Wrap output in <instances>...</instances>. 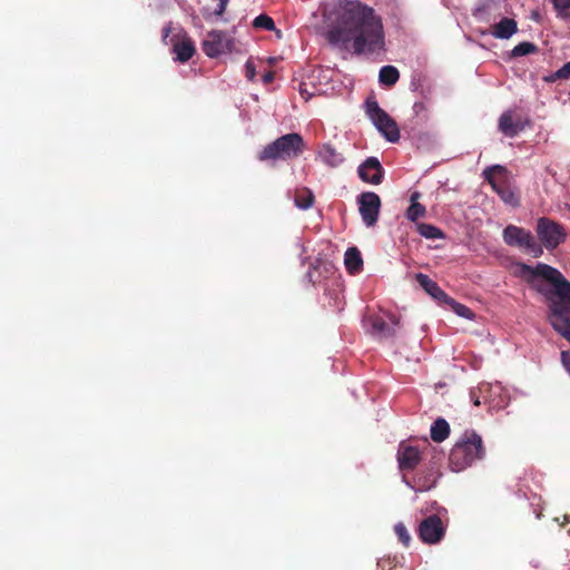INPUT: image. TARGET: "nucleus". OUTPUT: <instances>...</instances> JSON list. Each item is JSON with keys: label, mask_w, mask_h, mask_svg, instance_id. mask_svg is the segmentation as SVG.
Returning <instances> with one entry per match:
<instances>
[{"label": "nucleus", "mask_w": 570, "mask_h": 570, "mask_svg": "<svg viewBox=\"0 0 570 570\" xmlns=\"http://www.w3.org/2000/svg\"><path fill=\"white\" fill-rule=\"evenodd\" d=\"M445 529L440 517L433 514L419 525V537L424 543L435 544L444 537Z\"/></svg>", "instance_id": "nucleus-13"}, {"label": "nucleus", "mask_w": 570, "mask_h": 570, "mask_svg": "<svg viewBox=\"0 0 570 570\" xmlns=\"http://www.w3.org/2000/svg\"><path fill=\"white\" fill-rule=\"evenodd\" d=\"M245 72H246V78L249 80V81H253L256 77V68L254 66V62L248 59L245 63Z\"/></svg>", "instance_id": "nucleus-34"}, {"label": "nucleus", "mask_w": 570, "mask_h": 570, "mask_svg": "<svg viewBox=\"0 0 570 570\" xmlns=\"http://www.w3.org/2000/svg\"><path fill=\"white\" fill-rule=\"evenodd\" d=\"M441 473L435 463L425 464L413 478L412 482L406 484L414 491H429L436 484Z\"/></svg>", "instance_id": "nucleus-14"}, {"label": "nucleus", "mask_w": 570, "mask_h": 570, "mask_svg": "<svg viewBox=\"0 0 570 570\" xmlns=\"http://www.w3.org/2000/svg\"><path fill=\"white\" fill-rule=\"evenodd\" d=\"M318 158L330 167H337L344 160L342 154L336 151V149L330 145H325L321 148L318 151Z\"/></svg>", "instance_id": "nucleus-20"}, {"label": "nucleus", "mask_w": 570, "mask_h": 570, "mask_svg": "<svg viewBox=\"0 0 570 570\" xmlns=\"http://www.w3.org/2000/svg\"><path fill=\"white\" fill-rule=\"evenodd\" d=\"M326 38L334 48L354 55L375 53L385 48L382 19L358 1L337 6L330 19Z\"/></svg>", "instance_id": "nucleus-1"}, {"label": "nucleus", "mask_w": 570, "mask_h": 570, "mask_svg": "<svg viewBox=\"0 0 570 570\" xmlns=\"http://www.w3.org/2000/svg\"><path fill=\"white\" fill-rule=\"evenodd\" d=\"M483 177L504 204L512 207L520 205L519 196L510 184V175L505 167L501 165L490 166L483 170Z\"/></svg>", "instance_id": "nucleus-5"}, {"label": "nucleus", "mask_w": 570, "mask_h": 570, "mask_svg": "<svg viewBox=\"0 0 570 570\" xmlns=\"http://www.w3.org/2000/svg\"><path fill=\"white\" fill-rule=\"evenodd\" d=\"M399 70L393 66H384L381 68L379 79L382 85L392 86L399 80Z\"/></svg>", "instance_id": "nucleus-25"}, {"label": "nucleus", "mask_w": 570, "mask_h": 570, "mask_svg": "<svg viewBox=\"0 0 570 570\" xmlns=\"http://www.w3.org/2000/svg\"><path fill=\"white\" fill-rule=\"evenodd\" d=\"M537 50V47L531 43V42H521L519 45H517L512 51H511V55L513 57H521V56H525V55H529V53H532Z\"/></svg>", "instance_id": "nucleus-31"}, {"label": "nucleus", "mask_w": 570, "mask_h": 570, "mask_svg": "<svg viewBox=\"0 0 570 570\" xmlns=\"http://www.w3.org/2000/svg\"><path fill=\"white\" fill-rule=\"evenodd\" d=\"M421 461V454L416 446L401 443L397 450V462L401 471H413Z\"/></svg>", "instance_id": "nucleus-16"}, {"label": "nucleus", "mask_w": 570, "mask_h": 570, "mask_svg": "<svg viewBox=\"0 0 570 570\" xmlns=\"http://www.w3.org/2000/svg\"><path fill=\"white\" fill-rule=\"evenodd\" d=\"M303 151V139L298 134H287L267 145L258 155V159L277 160L297 157Z\"/></svg>", "instance_id": "nucleus-4"}, {"label": "nucleus", "mask_w": 570, "mask_h": 570, "mask_svg": "<svg viewBox=\"0 0 570 570\" xmlns=\"http://www.w3.org/2000/svg\"><path fill=\"white\" fill-rule=\"evenodd\" d=\"M470 397H471V401L473 402L474 405H480V397L479 395L476 394V391L472 390L470 392Z\"/></svg>", "instance_id": "nucleus-37"}, {"label": "nucleus", "mask_w": 570, "mask_h": 570, "mask_svg": "<svg viewBox=\"0 0 570 570\" xmlns=\"http://www.w3.org/2000/svg\"><path fill=\"white\" fill-rule=\"evenodd\" d=\"M535 230L542 245L548 249L556 248L566 238L562 226L546 217L538 219Z\"/></svg>", "instance_id": "nucleus-11"}, {"label": "nucleus", "mask_w": 570, "mask_h": 570, "mask_svg": "<svg viewBox=\"0 0 570 570\" xmlns=\"http://www.w3.org/2000/svg\"><path fill=\"white\" fill-rule=\"evenodd\" d=\"M365 111L372 124L390 142L400 139L397 124L383 110L375 99L368 98L365 101Z\"/></svg>", "instance_id": "nucleus-8"}, {"label": "nucleus", "mask_w": 570, "mask_h": 570, "mask_svg": "<svg viewBox=\"0 0 570 570\" xmlns=\"http://www.w3.org/2000/svg\"><path fill=\"white\" fill-rule=\"evenodd\" d=\"M358 212L366 227H372L379 219L381 199L373 191H364L357 197Z\"/></svg>", "instance_id": "nucleus-12"}, {"label": "nucleus", "mask_w": 570, "mask_h": 570, "mask_svg": "<svg viewBox=\"0 0 570 570\" xmlns=\"http://www.w3.org/2000/svg\"><path fill=\"white\" fill-rule=\"evenodd\" d=\"M295 206L299 209H308L314 204V195L307 188L297 189L294 197Z\"/></svg>", "instance_id": "nucleus-23"}, {"label": "nucleus", "mask_w": 570, "mask_h": 570, "mask_svg": "<svg viewBox=\"0 0 570 570\" xmlns=\"http://www.w3.org/2000/svg\"><path fill=\"white\" fill-rule=\"evenodd\" d=\"M363 326L375 338L385 340L395 335L399 320L390 312L367 313L363 318Z\"/></svg>", "instance_id": "nucleus-9"}, {"label": "nucleus", "mask_w": 570, "mask_h": 570, "mask_svg": "<svg viewBox=\"0 0 570 570\" xmlns=\"http://www.w3.org/2000/svg\"><path fill=\"white\" fill-rule=\"evenodd\" d=\"M360 178L367 184L377 185L382 181L383 168L375 157H368L357 169Z\"/></svg>", "instance_id": "nucleus-15"}, {"label": "nucleus", "mask_w": 570, "mask_h": 570, "mask_svg": "<svg viewBox=\"0 0 570 570\" xmlns=\"http://www.w3.org/2000/svg\"><path fill=\"white\" fill-rule=\"evenodd\" d=\"M173 50L176 55V59L185 62L193 57L195 47L188 38L183 36L180 39L173 43Z\"/></svg>", "instance_id": "nucleus-18"}, {"label": "nucleus", "mask_w": 570, "mask_h": 570, "mask_svg": "<svg viewBox=\"0 0 570 570\" xmlns=\"http://www.w3.org/2000/svg\"><path fill=\"white\" fill-rule=\"evenodd\" d=\"M419 197V193H413L411 195V205L407 208L406 217L412 222H415L425 215V207L417 202Z\"/></svg>", "instance_id": "nucleus-24"}, {"label": "nucleus", "mask_w": 570, "mask_h": 570, "mask_svg": "<svg viewBox=\"0 0 570 570\" xmlns=\"http://www.w3.org/2000/svg\"><path fill=\"white\" fill-rule=\"evenodd\" d=\"M274 79V75L272 72H267L263 76V81L265 83H269Z\"/></svg>", "instance_id": "nucleus-38"}, {"label": "nucleus", "mask_w": 570, "mask_h": 570, "mask_svg": "<svg viewBox=\"0 0 570 570\" xmlns=\"http://www.w3.org/2000/svg\"><path fill=\"white\" fill-rule=\"evenodd\" d=\"M253 26L257 29L275 30L273 19L266 14H259L253 21Z\"/></svg>", "instance_id": "nucleus-30"}, {"label": "nucleus", "mask_w": 570, "mask_h": 570, "mask_svg": "<svg viewBox=\"0 0 570 570\" xmlns=\"http://www.w3.org/2000/svg\"><path fill=\"white\" fill-rule=\"evenodd\" d=\"M416 279L419 282V285L428 286V285H435V283L430 279L426 275L423 274H416Z\"/></svg>", "instance_id": "nucleus-35"}, {"label": "nucleus", "mask_w": 570, "mask_h": 570, "mask_svg": "<svg viewBox=\"0 0 570 570\" xmlns=\"http://www.w3.org/2000/svg\"><path fill=\"white\" fill-rule=\"evenodd\" d=\"M344 263L350 273H357L363 265V259L361 257V253L358 252V249L355 247L348 248L345 252Z\"/></svg>", "instance_id": "nucleus-21"}, {"label": "nucleus", "mask_w": 570, "mask_h": 570, "mask_svg": "<svg viewBox=\"0 0 570 570\" xmlns=\"http://www.w3.org/2000/svg\"><path fill=\"white\" fill-rule=\"evenodd\" d=\"M549 305V322L570 342V287H535Z\"/></svg>", "instance_id": "nucleus-2"}, {"label": "nucleus", "mask_w": 570, "mask_h": 570, "mask_svg": "<svg viewBox=\"0 0 570 570\" xmlns=\"http://www.w3.org/2000/svg\"><path fill=\"white\" fill-rule=\"evenodd\" d=\"M277 37L281 38V31L276 30Z\"/></svg>", "instance_id": "nucleus-40"}, {"label": "nucleus", "mask_w": 570, "mask_h": 570, "mask_svg": "<svg viewBox=\"0 0 570 570\" xmlns=\"http://www.w3.org/2000/svg\"><path fill=\"white\" fill-rule=\"evenodd\" d=\"M449 307L459 316L464 317L466 320H473L474 313L466 307L465 305L458 303L456 301L452 299L449 301Z\"/></svg>", "instance_id": "nucleus-29"}, {"label": "nucleus", "mask_w": 570, "mask_h": 570, "mask_svg": "<svg viewBox=\"0 0 570 570\" xmlns=\"http://www.w3.org/2000/svg\"><path fill=\"white\" fill-rule=\"evenodd\" d=\"M554 78L568 79L570 78V60L564 63L559 70L556 71Z\"/></svg>", "instance_id": "nucleus-33"}, {"label": "nucleus", "mask_w": 570, "mask_h": 570, "mask_svg": "<svg viewBox=\"0 0 570 570\" xmlns=\"http://www.w3.org/2000/svg\"><path fill=\"white\" fill-rule=\"evenodd\" d=\"M227 2L228 0H219L218 1V4H217V8L215 9L214 11V14L215 16H222L223 12L225 11L226 9V6H227Z\"/></svg>", "instance_id": "nucleus-36"}, {"label": "nucleus", "mask_w": 570, "mask_h": 570, "mask_svg": "<svg viewBox=\"0 0 570 570\" xmlns=\"http://www.w3.org/2000/svg\"><path fill=\"white\" fill-rule=\"evenodd\" d=\"M557 11V17L563 20L570 17V0H550Z\"/></svg>", "instance_id": "nucleus-28"}, {"label": "nucleus", "mask_w": 570, "mask_h": 570, "mask_svg": "<svg viewBox=\"0 0 570 570\" xmlns=\"http://www.w3.org/2000/svg\"><path fill=\"white\" fill-rule=\"evenodd\" d=\"M422 288L428 295H430L432 298L438 301L441 305L449 306V301L453 299L442 289V287H422Z\"/></svg>", "instance_id": "nucleus-26"}, {"label": "nucleus", "mask_w": 570, "mask_h": 570, "mask_svg": "<svg viewBox=\"0 0 570 570\" xmlns=\"http://www.w3.org/2000/svg\"><path fill=\"white\" fill-rule=\"evenodd\" d=\"M394 532L395 534L397 535L399 540L405 546L407 547L410 544V541H411V535L406 529V527L400 522V523H396L394 525Z\"/></svg>", "instance_id": "nucleus-32"}, {"label": "nucleus", "mask_w": 570, "mask_h": 570, "mask_svg": "<svg viewBox=\"0 0 570 570\" xmlns=\"http://www.w3.org/2000/svg\"><path fill=\"white\" fill-rule=\"evenodd\" d=\"M449 434H450L449 423L442 417L436 419L431 426V431H430L431 439L434 442H443L449 436Z\"/></svg>", "instance_id": "nucleus-22"}, {"label": "nucleus", "mask_w": 570, "mask_h": 570, "mask_svg": "<svg viewBox=\"0 0 570 570\" xmlns=\"http://www.w3.org/2000/svg\"><path fill=\"white\" fill-rule=\"evenodd\" d=\"M512 272L525 282L546 281L549 285H570L558 269L542 263L535 266L515 263Z\"/></svg>", "instance_id": "nucleus-6"}, {"label": "nucleus", "mask_w": 570, "mask_h": 570, "mask_svg": "<svg viewBox=\"0 0 570 570\" xmlns=\"http://www.w3.org/2000/svg\"><path fill=\"white\" fill-rule=\"evenodd\" d=\"M235 39L227 32L220 30L209 31L202 42L205 55L216 58L234 50Z\"/></svg>", "instance_id": "nucleus-10"}, {"label": "nucleus", "mask_w": 570, "mask_h": 570, "mask_svg": "<svg viewBox=\"0 0 570 570\" xmlns=\"http://www.w3.org/2000/svg\"><path fill=\"white\" fill-rule=\"evenodd\" d=\"M417 232L421 236L428 239H438L443 236L442 232L438 227L430 224H419Z\"/></svg>", "instance_id": "nucleus-27"}, {"label": "nucleus", "mask_w": 570, "mask_h": 570, "mask_svg": "<svg viewBox=\"0 0 570 570\" xmlns=\"http://www.w3.org/2000/svg\"><path fill=\"white\" fill-rule=\"evenodd\" d=\"M485 449L481 435L473 430H466L456 441L450 452V464L454 471H462L476 460H482Z\"/></svg>", "instance_id": "nucleus-3"}, {"label": "nucleus", "mask_w": 570, "mask_h": 570, "mask_svg": "<svg viewBox=\"0 0 570 570\" xmlns=\"http://www.w3.org/2000/svg\"><path fill=\"white\" fill-rule=\"evenodd\" d=\"M503 242L511 247H517L524 254L534 258L543 254V248L532 235V233L517 225H508L502 232Z\"/></svg>", "instance_id": "nucleus-7"}, {"label": "nucleus", "mask_w": 570, "mask_h": 570, "mask_svg": "<svg viewBox=\"0 0 570 570\" xmlns=\"http://www.w3.org/2000/svg\"><path fill=\"white\" fill-rule=\"evenodd\" d=\"M499 128L505 136L509 137L515 136L523 129L520 121L513 120L512 114L510 111L501 115L499 119Z\"/></svg>", "instance_id": "nucleus-19"}, {"label": "nucleus", "mask_w": 570, "mask_h": 570, "mask_svg": "<svg viewBox=\"0 0 570 570\" xmlns=\"http://www.w3.org/2000/svg\"><path fill=\"white\" fill-rule=\"evenodd\" d=\"M518 31V23L512 18H502L492 26L491 35L497 39H510Z\"/></svg>", "instance_id": "nucleus-17"}, {"label": "nucleus", "mask_w": 570, "mask_h": 570, "mask_svg": "<svg viewBox=\"0 0 570 570\" xmlns=\"http://www.w3.org/2000/svg\"><path fill=\"white\" fill-rule=\"evenodd\" d=\"M169 28L164 30V40H166L169 37Z\"/></svg>", "instance_id": "nucleus-39"}]
</instances>
